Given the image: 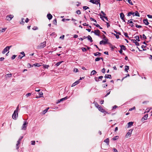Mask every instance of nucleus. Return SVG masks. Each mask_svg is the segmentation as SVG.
<instances>
[{
    "instance_id": "f257e3e1",
    "label": "nucleus",
    "mask_w": 152,
    "mask_h": 152,
    "mask_svg": "<svg viewBox=\"0 0 152 152\" xmlns=\"http://www.w3.org/2000/svg\"><path fill=\"white\" fill-rule=\"evenodd\" d=\"M96 107L98 109V110L103 113L105 112L104 110L96 102Z\"/></svg>"
},
{
    "instance_id": "f03ea898",
    "label": "nucleus",
    "mask_w": 152,
    "mask_h": 152,
    "mask_svg": "<svg viewBox=\"0 0 152 152\" xmlns=\"http://www.w3.org/2000/svg\"><path fill=\"white\" fill-rule=\"evenodd\" d=\"M28 124V123L26 121H24L23 122V124L22 127V129L26 130V128L27 126V125Z\"/></svg>"
},
{
    "instance_id": "7ed1b4c3",
    "label": "nucleus",
    "mask_w": 152,
    "mask_h": 152,
    "mask_svg": "<svg viewBox=\"0 0 152 152\" xmlns=\"http://www.w3.org/2000/svg\"><path fill=\"white\" fill-rule=\"evenodd\" d=\"M12 47V46H7L2 51L3 54H4L6 53L7 51L9 50L10 48Z\"/></svg>"
},
{
    "instance_id": "20e7f679",
    "label": "nucleus",
    "mask_w": 152,
    "mask_h": 152,
    "mask_svg": "<svg viewBox=\"0 0 152 152\" xmlns=\"http://www.w3.org/2000/svg\"><path fill=\"white\" fill-rule=\"evenodd\" d=\"M18 117V113H16V111H14V113L12 115V118L13 119L16 120V118Z\"/></svg>"
},
{
    "instance_id": "39448f33",
    "label": "nucleus",
    "mask_w": 152,
    "mask_h": 152,
    "mask_svg": "<svg viewBox=\"0 0 152 152\" xmlns=\"http://www.w3.org/2000/svg\"><path fill=\"white\" fill-rule=\"evenodd\" d=\"M99 4V6L97 5L96 6V8L98 9L99 10L100 8V0H96V4L98 5Z\"/></svg>"
},
{
    "instance_id": "423d86ee",
    "label": "nucleus",
    "mask_w": 152,
    "mask_h": 152,
    "mask_svg": "<svg viewBox=\"0 0 152 152\" xmlns=\"http://www.w3.org/2000/svg\"><path fill=\"white\" fill-rule=\"evenodd\" d=\"M132 131H133L132 129H130L129 130V132H128L126 133V134L125 136V137L126 138H128L129 137L131 136V134H132Z\"/></svg>"
},
{
    "instance_id": "0eeeda50",
    "label": "nucleus",
    "mask_w": 152,
    "mask_h": 152,
    "mask_svg": "<svg viewBox=\"0 0 152 152\" xmlns=\"http://www.w3.org/2000/svg\"><path fill=\"white\" fill-rule=\"evenodd\" d=\"M13 15H10L6 16V19L8 21L11 20L13 18Z\"/></svg>"
},
{
    "instance_id": "6e6552de",
    "label": "nucleus",
    "mask_w": 152,
    "mask_h": 152,
    "mask_svg": "<svg viewBox=\"0 0 152 152\" xmlns=\"http://www.w3.org/2000/svg\"><path fill=\"white\" fill-rule=\"evenodd\" d=\"M68 98L67 96H66L64 98H62L59 100H58V101L56 102V103L58 104L62 101L67 99Z\"/></svg>"
},
{
    "instance_id": "1a4fd4ad",
    "label": "nucleus",
    "mask_w": 152,
    "mask_h": 152,
    "mask_svg": "<svg viewBox=\"0 0 152 152\" xmlns=\"http://www.w3.org/2000/svg\"><path fill=\"white\" fill-rule=\"evenodd\" d=\"M108 41V40L107 39H105V40H102L100 41L99 44H103L104 45H105L107 43V42Z\"/></svg>"
},
{
    "instance_id": "9d476101",
    "label": "nucleus",
    "mask_w": 152,
    "mask_h": 152,
    "mask_svg": "<svg viewBox=\"0 0 152 152\" xmlns=\"http://www.w3.org/2000/svg\"><path fill=\"white\" fill-rule=\"evenodd\" d=\"M46 43L45 42L41 43L40 45L39 46V48H42L46 46Z\"/></svg>"
},
{
    "instance_id": "9b49d317",
    "label": "nucleus",
    "mask_w": 152,
    "mask_h": 152,
    "mask_svg": "<svg viewBox=\"0 0 152 152\" xmlns=\"http://www.w3.org/2000/svg\"><path fill=\"white\" fill-rule=\"evenodd\" d=\"M79 83H80L79 80H78L76 81L73 83L72 84V85L71 86L72 87H74V86H75L77 85L78 84H79Z\"/></svg>"
},
{
    "instance_id": "f8f14e48",
    "label": "nucleus",
    "mask_w": 152,
    "mask_h": 152,
    "mask_svg": "<svg viewBox=\"0 0 152 152\" xmlns=\"http://www.w3.org/2000/svg\"><path fill=\"white\" fill-rule=\"evenodd\" d=\"M131 41H132L133 43H134L135 44V45L137 46H139V43L136 41V40L135 39H131Z\"/></svg>"
},
{
    "instance_id": "ddd939ff",
    "label": "nucleus",
    "mask_w": 152,
    "mask_h": 152,
    "mask_svg": "<svg viewBox=\"0 0 152 152\" xmlns=\"http://www.w3.org/2000/svg\"><path fill=\"white\" fill-rule=\"evenodd\" d=\"M143 22L146 25H148L149 23L148 22V20L147 19H144L143 20Z\"/></svg>"
},
{
    "instance_id": "4468645a",
    "label": "nucleus",
    "mask_w": 152,
    "mask_h": 152,
    "mask_svg": "<svg viewBox=\"0 0 152 152\" xmlns=\"http://www.w3.org/2000/svg\"><path fill=\"white\" fill-rule=\"evenodd\" d=\"M104 77L105 78L112 79L111 75H106Z\"/></svg>"
},
{
    "instance_id": "2eb2a0df",
    "label": "nucleus",
    "mask_w": 152,
    "mask_h": 152,
    "mask_svg": "<svg viewBox=\"0 0 152 152\" xmlns=\"http://www.w3.org/2000/svg\"><path fill=\"white\" fill-rule=\"evenodd\" d=\"M133 16H137L139 17L140 15L139 13L137 11H136L135 13L133 12Z\"/></svg>"
},
{
    "instance_id": "dca6fc26",
    "label": "nucleus",
    "mask_w": 152,
    "mask_h": 152,
    "mask_svg": "<svg viewBox=\"0 0 152 152\" xmlns=\"http://www.w3.org/2000/svg\"><path fill=\"white\" fill-rule=\"evenodd\" d=\"M103 78V76H99L98 78H97V77H96V81H99V79H100V80H102Z\"/></svg>"
},
{
    "instance_id": "f3484780",
    "label": "nucleus",
    "mask_w": 152,
    "mask_h": 152,
    "mask_svg": "<svg viewBox=\"0 0 152 152\" xmlns=\"http://www.w3.org/2000/svg\"><path fill=\"white\" fill-rule=\"evenodd\" d=\"M47 17L48 18V19L49 20H51L52 18V16L50 14H48L47 15Z\"/></svg>"
},
{
    "instance_id": "a211bd4d",
    "label": "nucleus",
    "mask_w": 152,
    "mask_h": 152,
    "mask_svg": "<svg viewBox=\"0 0 152 152\" xmlns=\"http://www.w3.org/2000/svg\"><path fill=\"white\" fill-rule=\"evenodd\" d=\"M20 141H19V140H18L17 141V143L16 144V149H18L19 147V144L20 143Z\"/></svg>"
},
{
    "instance_id": "6ab92c4d",
    "label": "nucleus",
    "mask_w": 152,
    "mask_h": 152,
    "mask_svg": "<svg viewBox=\"0 0 152 152\" xmlns=\"http://www.w3.org/2000/svg\"><path fill=\"white\" fill-rule=\"evenodd\" d=\"M86 37L91 42L93 41L92 38L90 36L88 35L87 37Z\"/></svg>"
},
{
    "instance_id": "aec40b11",
    "label": "nucleus",
    "mask_w": 152,
    "mask_h": 152,
    "mask_svg": "<svg viewBox=\"0 0 152 152\" xmlns=\"http://www.w3.org/2000/svg\"><path fill=\"white\" fill-rule=\"evenodd\" d=\"M104 142L106 143L107 145H108L109 142V139L108 138H107L104 140Z\"/></svg>"
},
{
    "instance_id": "412c9836",
    "label": "nucleus",
    "mask_w": 152,
    "mask_h": 152,
    "mask_svg": "<svg viewBox=\"0 0 152 152\" xmlns=\"http://www.w3.org/2000/svg\"><path fill=\"white\" fill-rule=\"evenodd\" d=\"M133 123L132 122H130L128 123V127H129L133 125Z\"/></svg>"
},
{
    "instance_id": "4be33fe9",
    "label": "nucleus",
    "mask_w": 152,
    "mask_h": 152,
    "mask_svg": "<svg viewBox=\"0 0 152 152\" xmlns=\"http://www.w3.org/2000/svg\"><path fill=\"white\" fill-rule=\"evenodd\" d=\"M12 75L11 73L6 74L5 75L6 78L11 77L12 76Z\"/></svg>"
},
{
    "instance_id": "5701e85b",
    "label": "nucleus",
    "mask_w": 152,
    "mask_h": 152,
    "mask_svg": "<svg viewBox=\"0 0 152 152\" xmlns=\"http://www.w3.org/2000/svg\"><path fill=\"white\" fill-rule=\"evenodd\" d=\"M120 16L121 19L122 20H124V15L123 13H121L120 14Z\"/></svg>"
},
{
    "instance_id": "b1692460",
    "label": "nucleus",
    "mask_w": 152,
    "mask_h": 152,
    "mask_svg": "<svg viewBox=\"0 0 152 152\" xmlns=\"http://www.w3.org/2000/svg\"><path fill=\"white\" fill-rule=\"evenodd\" d=\"M120 47L121 48V49H122V50H125L126 49V47L124 45H120Z\"/></svg>"
},
{
    "instance_id": "393cba45",
    "label": "nucleus",
    "mask_w": 152,
    "mask_h": 152,
    "mask_svg": "<svg viewBox=\"0 0 152 152\" xmlns=\"http://www.w3.org/2000/svg\"><path fill=\"white\" fill-rule=\"evenodd\" d=\"M129 66H125V71L127 72H128V70L129 69Z\"/></svg>"
},
{
    "instance_id": "a878e982",
    "label": "nucleus",
    "mask_w": 152,
    "mask_h": 152,
    "mask_svg": "<svg viewBox=\"0 0 152 152\" xmlns=\"http://www.w3.org/2000/svg\"><path fill=\"white\" fill-rule=\"evenodd\" d=\"M63 62V61H61L59 62H57L55 64V66H56V67L58 66H59Z\"/></svg>"
},
{
    "instance_id": "bb28decb",
    "label": "nucleus",
    "mask_w": 152,
    "mask_h": 152,
    "mask_svg": "<svg viewBox=\"0 0 152 152\" xmlns=\"http://www.w3.org/2000/svg\"><path fill=\"white\" fill-rule=\"evenodd\" d=\"M119 138V136H116L115 137H114L112 138V140H115L117 139H118Z\"/></svg>"
},
{
    "instance_id": "cd10ccee",
    "label": "nucleus",
    "mask_w": 152,
    "mask_h": 152,
    "mask_svg": "<svg viewBox=\"0 0 152 152\" xmlns=\"http://www.w3.org/2000/svg\"><path fill=\"white\" fill-rule=\"evenodd\" d=\"M100 31L98 30H96V35L99 36Z\"/></svg>"
},
{
    "instance_id": "c85d7f7f",
    "label": "nucleus",
    "mask_w": 152,
    "mask_h": 152,
    "mask_svg": "<svg viewBox=\"0 0 152 152\" xmlns=\"http://www.w3.org/2000/svg\"><path fill=\"white\" fill-rule=\"evenodd\" d=\"M39 97H42L43 93L42 91L39 92Z\"/></svg>"
},
{
    "instance_id": "c756f323",
    "label": "nucleus",
    "mask_w": 152,
    "mask_h": 152,
    "mask_svg": "<svg viewBox=\"0 0 152 152\" xmlns=\"http://www.w3.org/2000/svg\"><path fill=\"white\" fill-rule=\"evenodd\" d=\"M49 109V107L47 108L45 110H44L43 111V114H45L47 112L48 109Z\"/></svg>"
},
{
    "instance_id": "7c9ffc66",
    "label": "nucleus",
    "mask_w": 152,
    "mask_h": 152,
    "mask_svg": "<svg viewBox=\"0 0 152 152\" xmlns=\"http://www.w3.org/2000/svg\"><path fill=\"white\" fill-rule=\"evenodd\" d=\"M100 59H102V60H103V58L101 57H97L96 58V61H99Z\"/></svg>"
},
{
    "instance_id": "2f4dec72",
    "label": "nucleus",
    "mask_w": 152,
    "mask_h": 152,
    "mask_svg": "<svg viewBox=\"0 0 152 152\" xmlns=\"http://www.w3.org/2000/svg\"><path fill=\"white\" fill-rule=\"evenodd\" d=\"M7 28H3L1 30H0V32H4L7 29Z\"/></svg>"
},
{
    "instance_id": "473e14b6",
    "label": "nucleus",
    "mask_w": 152,
    "mask_h": 152,
    "mask_svg": "<svg viewBox=\"0 0 152 152\" xmlns=\"http://www.w3.org/2000/svg\"><path fill=\"white\" fill-rule=\"evenodd\" d=\"M101 55V53L99 52L96 53V56H100Z\"/></svg>"
},
{
    "instance_id": "72a5a7b5",
    "label": "nucleus",
    "mask_w": 152,
    "mask_h": 152,
    "mask_svg": "<svg viewBox=\"0 0 152 152\" xmlns=\"http://www.w3.org/2000/svg\"><path fill=\"white\" fill-rule=\"evenodd\" d=\"M101 18L103 20H103V18H104L105 19H106V20L108 21V18H107V17H106V16H103V17H101Z\"/></svg>"
},
{
    "instance_id": "f704fd0d",
    "label": "nucleus",
    "mask_w": 152,
    "mask_h": 152,
    "mask_svg": "<svg viewBox=\"0 0 152 152\" xmlns=\"http://www.w3.org/2000/svg\"><path fill=\"white\" fill-rule=\"evenodd\" d=\"M95 74V70H93L92 71L90 75L92 76V75H94Z\"/></svg>"
},
{
    "instance_id": "c9c22d12",
    "label": "nucleus",
    "mask_w": 152,
    "mask_h": 152,
    "mask_svg": "<svg viewBox=\"0 0 152 152\" xmlns=\"http://www.w3.org/2000/svg\"><path fill=\"white\" fill-rule=\"evenodd\" d=\"M126 1H127L131 5H133L131 0H126Z\"/></svg>"
},
{
    "instance_id": "e433bc0d",
    "label": "nucleus",
    "mask_w": 152,
    "mask_h": 152,
    "mask_svg": "<svg viewBox=\"0 0 152 152\" xmlns=\"http://www.w3.org/2000/svg\"><path fill=\"white\" fill-rule=\"evenodd\" d=\"M135 38L136 39V40H137L138 41H140V40L139 39V37L138 36H137L135 37Z\"/></svg>"
},
{
    "instance_id": "4c0bfd02",
    "label": "nucleus",
    "mask_w": 152,
    "mask_h": 152,
    "mask_svg": "<svg viewBox=\"0 0 152 152\" xmlns=\"http://www.w3.org/2000/svg\"><path fill=\"white\" fill-rule=\"evenodd\" d=\"M148 114H146L145 115L144 117V119L145 120H146L147 119V118H148Z\"/></svg>"
},
{
    "instance_id": "58836bf2",
    "label": "nucleus",
    "mask_w": 152,
    "mask_h": 152,
    "mask_svg": "<svg viewBox=\"0 0 152 152\" xmlns=\"http://www.w3.org/2000/svg\"><path fill=\"white\" fill-rule=\"evenodd\" d=\"M83 8L84 10H86L88 9H89V7H88L85 6L83 7Z\"/></svg>"
},
{
    "instance_id": "ea45409f",
    "label": "nucleus",
    "mask_w": 152,
    "mask_h": 152,
    "mask_svg": "<svg viewBox=\"0 0 152 152\" xmlns=\"http://www.w3.org/2000/svg\"><path fill=\"white\" fill-rule=\"evenodd\" d=\"M43 66L45 68L48 69L49 67V65H44Z\"/></svg>"
},
{
    "instance_id": "a19ab883",
    "label": "nucleus",
    "mask_w": 152,
    "mask_h": 152,
    "mask_svg": "<svg viewBox=\"0 0 152 152\" xmlns=\"http://www.w3.org/2000/svg\"><path fill=\"white\" fill-rule=\"evenodd\" d=\"M133 12H129L127 14V16H131L132 15H133Z\"/></svg>"
},
{
    "instance_id": "79ce46f5",
    "label": "nucleus",
    "mask_w": 152,
    "mask_h": 152,
    "mask_svg": "<svg viewBox=\"0 0 152 152\" xmlns=\"http://www.w3.org/2000/svg\"><path fill=\"white\" fill-rule=\"evenodd\" d=\"M69 20H70V19H69L63 18L62 19V21H63L64 22L66 20L69 21Z\"/></svg>"
},
{
    "instance_id": "37998d69",
    "label": "nucleus",
    "mask_w": 152,
    "mask_h": 152,
    "mask_svg": "<svg viewBox=\"0 0 152 152\" xmlns=\"http://www.w3.org/2000/svg\"><path fill=\"white\" fill-rule=\"evenodd\" d=\"M34 65L35 66L39 67L40 66V65L39 64V63H36L34 64Z\"/></svg>"
},
{
    "instance_id": "c03bdc74",
    "label": "nucleus",
    "mask_w": 152,
    "mask_h": 152,
    "mask_svg": "<svg viewBox=\"0 0 152 152\" xmlns=\"http://www.w3.org/2000/svg\"><path fill=\"white\" fill-rule=\"evenodd\" d=\"M132 19H130V20H128V21L127 23H133V22L132 21Z\"/></svg>"
},
{
    "instance_id": "a18cd8bd",
    "label": "nucleus",
    "mask_w": 152,
    "mask_h": 152,
    "mask_svg": "<svg viewBox=\"0 0 152 152\" xmlns=\"http://www.w3.org/2000/svg\"><path fill=\"white\" fill-rule=\"evenodd\" d=\"M76 13L78 14H80L81 13V12L80 10H78L76 11Z\"/></svg>"
},
{
    "instance_id": "49530a36",
    "label": "nucleus",
    "mask_w": 152,
    "mask_h": 152,
    "mask_svg": "<svg viewBox=\"0 0 152 152\" xmlns=\"http://www.w3.org/2000/svg\"><path fill=\"white\" fill-rule=\"evenodd\" d=\"M74 72H78V70L77 68H75L74 69Z\"/></svg>"
},
{
    "instance_id": "de8ad7c7",
    "label": "nucleus",
    "mask_w": 152,
    "mask_h": 152,
    "mask_svg": "<svg viewBox=\"0 0 152 152\" xmlns=\"http://www.w3.org/2000/svg\"><path fill=\"white\" fill-rule=\"evenodd\" d=\"M17 56L15 55H13L11 57V59L12 60L14 59Z\"/></svg>"
},
{
    "instance_id": "09e8293b",
    "label": "nucleus",
    "mask_w": 152,
    "mask_h": 152,
    "mask_svg": "<svg viewBox=\"0 0 152 152\" xmlns=\"http://www.w3.org/2000/svg\"><path fill=\"white\" fill-rule=\"evenodd\" d=\"M56 19H55L53 21V23L55 25H56Z\"/></svg>"
},
{
    "instance_id": "8fccbe9b",
    "label": "nucleus",
    "mask_w": 152,
    "mask_h": 152,
    "mask_svg": "<svg viewBox=\"0 0 152 152\" xmlns=\"http://www.w3.org/2000/svg\"><path fill=\"white\" fill-rule=\"evenodd\" d=\"M81 49L83 52H85L87 50V49L85 48H82Z\"/></svg>"
},
{
    "instance_id": "3c124183",
    "label": "nucleus",
    "mask_w": 152,
    "mask_h": 152,
    "mask_svg": "<svg viewBox=\"0 0 152 152\" xmlns=\"http://www.w3.org/2000/svg\"><path fill=\"white\" fill-rule=\"evenodd\" d=\"M135 109V107H133L132 108L129 109V111H131L132 110H134Z\"/></svg>"
},
{
    "instance_id": "603ef678",
    "label": "nucleus",
    "mask_w": 152,
    "mask_h": 152,
    "mask_svg": "<svg viewBox=\"0 0 152 152\" xmlns=\"http://www.w3.org/2000/svg\"><path fill=\"white\" fill-rule=\"evenodd\" d=\"M31 93H28L26 94V96L27 97H28V96H30L31 95Z\"/></svg>"
},
{
    "instance_id": "864d4df0",
    "label": "nucleus",
    "mask_w": 152,
    "mask_h": 152,
    "mask_svg": "<svg viewBox=\"0 0 152 152\" xmlns=\"http://www.w3.org/2000/svg\"><path fill=\"white\" fill-rule=\"evenodd\" d=\"M136 27L137 28H141L142 27V26H141L138 25H137V24H136Z\"/></svg>"
},
{
    "instance_id": "5fc2aeb1",
    "label": "nucleus",
    "mask_w": 152,
    "mask_h": 152,
    "mask_svg": "<svg viewBox=\"0 0 152 152\" xmlns=\"http://www.w3.org/2000/svg\"><path fill=\"white\" fill-rule=\"evenodd\" d=\"M124 34L126 37L128 38H129V37L128 35V34L127 33H124Z\"/></svg>"
},
{
    "instance_id": "6e6d98bb",
    "label": "nucleus",
    "mask_w": 152,
    "mask_h": 152,
    "mask_svg": "<svg viewBox=\"0 0 152 152\" xmlns=\"http://www.w3.org/2000/svg\"><path fill=\"white\" fill-rule=\"evenodd\" d=\"M112 34H113L116 37V38L117 39H118L119 38V35H116V34H113V33H112Z\"/></svg>"
},
{
    "instance_id": "4d7b16f0",
    "label": "nucleus",
    "mask_w": 152,
    "mask_h": 152,
    "mask_svg": "<svg viewBox=\"0 0 152 152\" xmlns=\"http://www.w3.org/2000/svg\"><path fill=\"white\" fill-rule=\"evenodd\" d=\"M64 35H62L60 37V38L62 39H64Z\"/></svg>"
},
{
    "instance_id": "13d9d810",
    "label": "nucleus",
    "mask_w": 152,
    "mask_h": 152,
    "mask_svg": "<svg viewBox=\"0 0 152 152\" xmlns=\"http://www.w3.org/2000/svg\"><path fill=\"white\" fill-rule=\"evenodd\" d=\"M35 141H31V144L33 145H35Z\"/></svg>"
},
{
    "instance_id": "bf43d9fd",
    "label": "nucleus",
    "mask_w": 152,
    "mask_h": 152,
    "mask_svg": "<svg viewBox=\"0 0 152 152\" xmlns=\"http://www.w3.org/2000/svg\"><path fill=\"white\" fill-rule=\"evenodd\" d=\"M96 26L97 27L99 28L100 29H102V27H100V26L98 24L96 25Z\"/></svg>"
},
{
    "instance_id": "052dcab7",
    "label": "nucleus",
    "mask_w": 152,
    "mask_h": 152,
    "mask_svg": "<svg viewBox=\"0 0 152 152\" xmlns=\"http://www.w3.org/2000/svg\"><path fill=\"white\" fill-rule=\"evenodd\" d=\"M38 29V28L36 26H34L33 28H32V29L34 30H36Z\"/></svg>"
},
{
    "instance_id": "680f3d73",
    "label": "nucleus",
    "mask_w": 152,
    "mask_h": 152,
    "mask_svg": "<svg viewBox=\"0 0 152 152\" xmlns=\"http://www.w3.org/2000/svg\"><path fill=\"white\" fill-rule=\"evenodd\" d=\"M142 38L143 39H146V37L145 35L144 34H143L142 35Z\"/></svg>"
},
{
    "instance_id": "e2e57ef3",
    "label": "nucleus",
    "mask_w": 152,
    "mask_h": 152,
    "mask_svg": "<svg viewBox=\"0 0 152 152\" xmlns=\"http://www.w3.org/2000/svg\"><path fill=\"white\" fill-rule=\"evenodd\" d=\"M23 56H22L21 55H19L18 56V58L19 59H21Z\"/></svg>"
},
{
    "instance_id": "0e129e2a",
    "label": "nucleus",
    "mask_w": 152,
    "mask_h": 152,
    "mask_svg": "<svg viewBox=\"0 0 152 152\" xmlns=\"http://www.w3.org/2000/svg\"><path fill=\"white\" fill-rule=\"evenodd\" d=\"M105 69L104 68H103L102 70V72L104 73L105 72Z\"/></svg>"
},
{
    "instance_id": "69168bd1",
    "label": "nucleus",
    "mask_w": 152,
    "mask_h": 152,
    "mask_svg": "<svg viewBox=\"0 0 152 152\" xmlns=\"http://www.w3.org/2000/svg\"><path fill=\"white\" fill-rule=\"evenodd\" d=\"M90 2L93 3V4H95V1L94 0H90Z\"/></svg>"
},
{
    "instance_id": "338daca9",
    "label": "nucleus",
    "mask_w": 152,
    "mask_h": 152,
    "mask_svg": "<svg viewBox=\"0 0 152 152\" xmlns=\"http://www.w3.org/2000/svg\"><path fill=\"white\" fill-rule=\"evenodd\" d=\"M147 16L149 18H152V15H147Z\"/></svg>"
},
{
    "instance_id": "774afa93",
    "label": "nucleus",
    "mask_w": 152,
    "mask_h": 152,
    "mask_svg": "<svg viewBox=\"0 0 152 152\" xmlns=\"http://www.w3.org/2000/svg\"><path fill=\"white\" fill-rule=\"evenodd\" d=\"M113 150L114 152H118L117 150L115 148H114Z\"/></svg>"
}]
</instances>
